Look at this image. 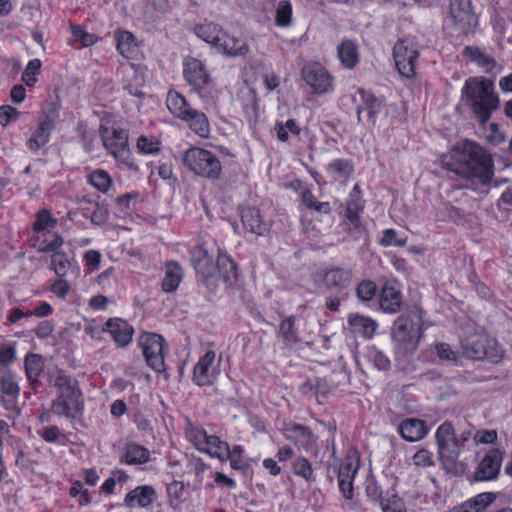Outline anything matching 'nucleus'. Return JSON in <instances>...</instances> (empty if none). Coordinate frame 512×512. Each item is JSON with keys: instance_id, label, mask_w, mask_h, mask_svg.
Returning <instances> with one entry per match:
<instances>
[{"instance_id": "obj_9", "label": "nucleus", "mask_w": 512, "mask_h": 512, "mask_svg": "<svg viewBox=\"0 0 512 512\" xmlns=\"http://www.w3.org/2000/svg\"><path fill=\"white\" fill-rule=\"evenodd\" d=\"M58 117L59 105L57 103L50 102L43 106L38 116L37 125L27 140L26 145L30 151L38 152L50 141Z\"/></svg>"}, {"instance_id": "obj_6", "label": "nucleus", "mask_w": 512, "mask_h": 512, "mask_svg": "<svg viewBox=\"0 0 512 512\" xmlns=\"http://www.w3.org/2000/svg\"><path fill=\"white\" fill-rule=\"evenodd\" d=\"M435 439L442 464L446 469H454L463 453L458 431L456 432L451 422L445 421L437 428Z\"/></svg>"}, {"instance_id": "obj_63", "label": "nucleus", "mask_w": 512, "mask_h": 512, "mask_svg": "<svg viewBox=\"0 0 512 512\" xmlns=\"http://www.w3.org/2000/svg\"><path fill=\"white\" fill-rule=\"evenodd\" d=\"M435 351L440 360L455 362L458 359V352L454 351L449 344L439 342L435 344Z\"/></svg>"}, {"instance_id": "obj_52", "label": "nucleus", "mask_w": 512, "mask_h": 512, "mask_svg": "<svg viewBox=\"0 0 512 512\" xmlns=\"http://www.w3.org/2000/svg\"><path fill=\"white\" fill-rule=\"evenodd\" d=\"M293 473L307 482L315 480L314 471L310 461L305 457H298L292 466Z\"/></svg>"}, {"instance_id": "obj_42", "label": "nucleus", "mask_w": 512, "mask_h": 512, "mask_svg": "<svg viewBox=\"0 0 512 512\" xmlns=\"http://www.w3.org/2000/svg\"><path fill=\"white\" fill-rule=\"evenodd\" d=\"M277 336L285 346H292L300 341L298 330L295 327L294 316L286 317L281 321Z\"/></svg>"}, {"instance_id": "obj_17", "label": "nucleus", "mask_w": 512, "mask_h": 512, "mask_svg": "<svg viewBox=\"0 0 512 512\" xmlns=\"http://www.w3.org/2000/svg\"><path fill=\"white\" fill-rule=\"evenodd\" d=\"M0 391L3 407L8 411L17 408L20 388L15 374L10 369H0Z\"/></svg>"}, {"instance_id": "obj_47", "label": "nucleus", "mask_w": 512, "mask_h": 512, "mask_svg": "<svg viewBox=\"0 0 512 512\" xmlns=\"http://www.w3.org/2000/svg\"><path fill=\"white\" fill-rule=\"evenodd\" d=\"M116 160L118 167L122 170L136 171L137 165L133 162L132 154L128 145L109 152Z\"/></svg>"}, {"instance_id": "obj_14", "label": "nucleus", "mask_w": 512, "mask_h": 512, "mask_svg": "<svg viewBox=\"0 0 512 512\" xmlns=\"http://www.w3.org/2000/svg\"><path fill=\"white\" fill-rule=\"evenodd\" d=\"M302 77L316 94H327L333 91V78L319 63H307L302 68Z\"/></svg>"}, {"instance_id": "obj_18", "label": "nucleus", "mask_w": 512, "mask_h": 512, "mask_svg": "<svg viewBox=\"0 0 512 512\" xmlns=\"http://www.w3.org/2000/svg\"><path fill=\"white\" fill-rule=\"evenodd\" d=\"M504 452L500 449H491L478 463L475 470V479L478 481H491L498 477Z\"/></svg>"}, {"instance_id": "obj_49", "label": "nucleus", "mask_w": 512, "mask_h": 512, "mask_svg": "<svg viewBox=\"0 0 512 512\" xmlns=\"http://www.w3.org/2000/svg\"><path fill=\"white\" fill-rule=\"evenodd\" d=\"M277 138L281 142L289 140V135H298L301 128L294 119H289L286 122L277 121L274 127Z\"/></svg>"}, {"instance_id": "obj_19", "label": "nucleus", "mask_w": 512, "mask_h": 512, "mask_svg": "<svg viewBox=\"0 0 512 512\" xmlns=\"http://www.w3.org/2000/svg\"><path fill=\"white\" fill-rule=\"evenodd\" d=\"M359 468V459L349 456L340 465L338 473V485L346 499L353 498V480Z\"/></svg>"}, {"instance_id": "obj_41", "label": "nucleus", "mask_w": 512, "mask_h": 512, "mask_svg": "<svg viewBox=\"0 0 512 512\" xmlns=\"http://www.w3.org/2000/svg\"><path fill=\"white\" fill-rule=\"evenodd\" d=\"M149 458V450L136 443L127 444L121 456V460L128 465L143 464L148 462Z\"/></svg>"}, {"instance_id": "obj_5", "label": "nucleus", "mask_w": 512, "mask_h": 512, "mask_svg": "<svg viewBox=\"0 0 512 512\" xmlns=\"http://www.w3.org/2000/svg\"><path fill=\"white\" fill-rule=\"evenodd\" d=\"M183 76L193 91L204 101L214 102L217 99L218 88L201 60L193 57L185 58Z\"/></svg>"}, {"instance_id": "obj_21", "label": "nucleus", "mask_w": 512, "mask_h": 512, "mask_svg": "<svg viewBox=\"0 0 512 512\" xmlns=\"http://www.w3.org/2000/svg\"><path fill=\"white\" fill-rule=\"evenodd\" d=\"M397 431L405 441L417 442L427 436L430 428L424 420L406 418L398 424Z\"/></svg>"}, {"instance_id": "obj_61", "label": "nucleus", "mask_w": 512, "mask_h": 512, "mask_svg": "<svg viewBox=\"0 0 512 512\" xmlns=\"http://www.w3.org/2000/svg\"><path fill=\"white\" fill-rule=\"evenodd\" d=\"M21 112L11 105L0 106V125L2 127L8 126L10 123L19 120Z\"/></svg>"}, {"instance_id": "obj_10", "label": "nucleus", "mask_w": 512, "mask_h": 512, "mask_svg": "<svg viewBox=\"0 0 512 512\" xmlns=\"http://www.w3.org/2000/svg\"><path fill=\"white\" fill-rule=\"evenodd\" d=\"M462 354L470 359H487L498 362L503 357V350L498 343L484 334H473L461 343Z\"/></svg>"}, {"instance_id": "obj_37", "label": "nucleus", "mask_w": 512, "mask_h": 512, "mask_svg": "<svg viewBox=\"0 0 512 512\" xmlns=\"http://www.w3.org/2000/svg\"><path fill=\"white\" fill-rule=\"evenodd\" d=\"M337 54L346 69H353L359 62L358 47L352 40H343L337 47Z\"/></svg>"}, {"instance_id": "obj_8", "label": "nucleus", "mask_w": 512, "mask_h": 512, "mask_svg": "<svg viewBox=\"0 0 512 512\" xmlns=\"http://www.w3.org/2000/svg\"><path fill=\"white\" fill-rule=\"evenodd\" d=\"M182 161L190 171L201 177L216 179L221 173L219 159L211 151L202 148L186 150Z\"/></svg>"}, {"instance_id": "obj_33", "label": "nucleus", "mask_w": 512, "mask_h": 512, "mask_svg": "<svg viewBox=\"0 0 512 512\" xmlns=\"http://www.w3.org/2000/svg\"><path fill=\"white\" fill-rule=\"evenodd\" d=\"M347 322L351 331L363 338L373 337L378 326L371 318L359 314L349 315Z\"/></svg>"}, {"instance_id": "obj_13", "label": "nucleus", "mask_w": 512, "mask_h": 512, "mask_svg": "<svg viewBox=\"0 0 512 512\" xmlns=\"http://www.w3.org/2000/svg\"><path fill=\"white\" fill-rule=\"evenodd\" d=\"M164 338L155 333H143L139 337V346L145 357L146 363L156 372L165 370L164 363Z\"/></svg>"}, {"instance_id": "obj_59", "label": "nucleus", "mask_w": 512, "mask_h": 512, "mask_svg": "<svg viewBox=\"0 0 512 512\" xmlns=\"http://www.w3.org/2000/svg\"><path fill=\"white\" fill-rule=\"evenodd\" d=\"M407 238H400L395 229L389 228L383 231L380 244L384 247L396 246L402 247L406 245Z\"/></svg>"}, {"instance_id": "obj_55", "label": "nucleus", "mask_w": 512, "mask_h": 512, "mask_svg": "<svg viewBox=\"0 0 512 512\" xmlns=\"http://www.w3.org/2000/svg\"><path fill=\"white\" fill-rule=\"evenodd\" d=\"M71 267V262L63 252L53 253L51 256V269L58 277H64Z\"/></svg>"}, {"instance_id": "obj_29", "label": "nucleus", "mask_w": 512, "mask_h": 512, "mask_svg": "<svg viewBox=\"0 0 512 512\" xmlns=\"http://www.w3.org/2000/svg\"><path fill=\"white\" fill-rule=\"evenodd\" d=\"M241 219L244 228L258 236H262L269 231V224L262 219L258 209L248 207L242 210Z\"/></svg>"}, {"instance_id": "obj_26", "label": "nucleus", "mask_w": 512, "mask_h": 512, "mask_svg": "<svg viewBox=\"0 0 512 512\" xmlns=\"http://www.w3.org/2000/svg\"><path fill=\"white\" fill-rule=\"evenodd\" d=\"M191 262L195 270L205 278L213 276L216 272L213 257L209 254L208 250L201 245L192 249Z\"/></svg>"}, {"instance_id": "obj_11", "label": "nucleus", "mask_w": 512, "mask_h": 512, "mask_svg": "<svg viewBox=\"0 0 512 512\" xmlns=\"http://www.w3.org/2000/svg\"><path fill=\"white\" fill-rule=\"evenodd\" d=\"M419 57L417 42L412 37L398 40L393 47V58L401 76L413 78Z\"/></svg>"}, {"instance_id": "obj_31", "label": "nucleus", "mask_w": 512, "mask_h": 512, "mask_svg": "<svg viewBox=\"0 0 512 512\" xmlns=\"http://www.w3.org/2000/svg\"><path fill=\"white\" fill-rule=\"evenodd\" d=\"M183 279V269L175 261L167 262L164 266V277L162 280V290L166 293L174 292Z\"/></svg>"}, {"instance_id": "obj_2", "label": "nucleus", "mask_w": 512, "mask_h": 512, "mask_svg": "<svg viewBox=\"0 0 512 512\" xmlns=\"http://www.w3.org/2000/svg\"><path fill=\"white\" fill-rule=\"evenodd\" d=\"M48 381L57 390V396L52 401L53 413L71 421L81 417L85 403L78 380L65 371L56 369L50 374Z\"/></svg>"}, {"instance_id": "obj_38", "label": "nucleus", "mask_w": 512, "mask_h": 512, "mask_svg": "<svg viewBox=\"0 0 512 512\" xmlns=\"http://www.w3.org/2000/svg\"><path fill=\"white\" fill-rule=\"evenodd\" d=\"M380 307L386 313H395L399 310L402 297L398 289L391 284H386L380 295Z\"/></svg>"}, {"instance_id": "obj_20", "label": "nucleus", "mask_w": 512, "mask_h": 512, "mask_svg": "<svg viewBox=\"0 0 512 512\" xmlns=\"http://www.w3.org/2000/svg\"><path fill=\"white\" fill-rule=\"evenodd\" d=\"M118 347L127 346L133 338L134 328L127 321L121 318H110L104 326Z\"/></svg>"}, {"instance_id": "obj_3", "label": "nucleus", "mask_w": 512, "mask_h": 512, "mask_svg": "<svg viewBox=\"0 0 512 512\" xmlns=\"http://www.w3.org/2000/svg\"><path fill=\"white\" fill-rule=\"evenodd\" d=\"M462 100L482 125L490 119L499 103L493 82L483 77H471L465 81Z\"/></svg>"}, {"instance_id": "obj_15", "label": "nucleus", "mask_w": 512, "mask_h": 512, "mask_svg": "<svg viewBox=\"0 0 512 512\" xmlns=\"http://www.w3.org/2000/svg\"><path fill=\"white\" fill-rule=\"evenodd\" d=\"M216 353L207 351L193 368V382L198 386L212 385L220 374L219 362H215Z\"/></svg>"}, {"instance_id": "obj_48", "label": "nucleus", "mask_w": 512, "mask_h": 512, "mask_svg": "<svg viewBox=\"0 0 512 512\" xmlns=\"http://www.w3.org/2000/svg\"><path fill=\"white\" fill-rule=\"evenodd\" d=\"M136 149L142 155H155L161 149V142L154 136L141 135L137 139Z\"/></svg>"}, {"instance_id": "obj_39", "label": "nucleus", "mask_w": 512, "mask_h": 512, "mask_svg": "<svg viewBox=\"0 0 512 512\" xmlns=\"http://www.w3.org/2000/svg\"><path fill=\"white\" fill-rule=\"evenodd\" d=\"M193 30L198 38L208 43L215 49L223 33L222 27L212 22L198 24L194 27Z\"/></svg>"}, {"instance_id": "obj_40", "label": "nucleus", "mask_w": 512, "mask_h": 512, "mask_svg": "<svg viewBox=\"0 0 512 512\" xmlns=\"http://www.w3.org/2000/svg\"><path fill=\"white\" fill-rule=\"evenodd\" d=\"M182 121L189 125V128L202 138H207L210 134V124L205 113L196 109L191 110L187 117Z\"/></svg>"}, {"instance_id": "obj_27", "label": "nucleus", "mask_w": 512, "mask_h": 512, "mask_svg": "<svg viewBox=\"0 0 512 512\" xmlns=\"http://www.w3.org/2000/svg\"><path fill=\"white\" fill-rule=\"evenodd\" d=\"M120 73L123 77L124 89H126L129 94L140 97L142 95L140 87L144 83L141 70L136 65L128 63L121 66Z\"/></svg>"}, {"instance_id": "obj_24", "label": "nucleus", "mask_w": 512, "mask_h": 512, "mask_svg": "<svg viewBox=\"0 0 512 512\" xmlns=\"http://www.w3.org/2000/svg\"><path fill=\"white\" fill-rule=\"evenodd\" d=\"M286 440L293 442L299 448L308 450L315 444V438L309 428L300 424H287L283 428Z\"/></svg>"}, {"instance_id": "obj_36", "label": "nucleus", "mask_w": 512, "mask_h": 512, "mask_svg": "<svg viewBox=\"0 0 512 512\" xmlns=\"http://www.w3.org/2000/svg\"><path fill=\"white\" fill-rule=\"evenodd\" d=\"M166 105L171 114L180 120L194 109L182 94L174 90L167 93Z\"/></svg>"}, {"instance_id": "obj_60", "label": "nucleus", "mask_w": 512, "mask_h": 512, "mask_svg": "<svg viewBox=\"0 0 512 512\" xmlns=\"http://www.w3.org/2000/svg\"><path fill=\"white\" fill-rule=\"evenodd\" d=\"M460 446L463 452L471 450L475 446L474 428L470 424L458 429Z\"/></svg>"}, {"instance_id": "obj_51", "label": "nucleus", "mask_w": 512, "mask_h": 512, "mask_svg": "<svg viewBox=\"0 0 512 512\" xmlns=\"http://www.w3.org/2000/svg\"><path fill=\"white\" fill-rule=\"evenodd\" d=\"M301 200L309 210H314L321 214H328L331 212L330 203L319 202L310 190H304L301 193Z\"/></svg>"}, {"instance_id": "obj_16", "label": "nucleus", "mask_w": 512, "mask_h": 512, "mask_svg": "<svg viewBox=\"0 0 512 512\" xmlns=\"http://www.w3.org/2000/svg\"><path fill=\"white\" fill-rule=\"evenodd\" d=\"M100 135L109 152L128 145V133L111 118L101 119Z\"/></svg>"}, {"instance_id": "obj_45", "label": "nucleus", "mask_w": 512, "mask_h": 512, "mask_svg": "<svg viewBox=\"0 0 512 512\" xmlns=\"http://www.w3.org/2000/svg\"><path fill=\"white\" fill-rule=\"evenodd\" d=\"M168 504L173 510H179L183 504L184 484L180 481H173L167 485Z\"/></svg>"}, {"instance_id": "obj_62", "label": "nucleus", "mask_w": 512, "mask_h": 512, "mask_svg": "<svg viewBox=\"0 0 512 512\" xmlns=\"http://www.w3.org/2000/svg\"><path fill=\"white\" fill-rule=\"evenodd\" d=\"M376 284L372 281H362L357 287V296L362 301L371 300L376 294Z\"/></svg>"}, {"instance_id": "obj_4", "label": "nucleus", "mask_w": 512, "mask_h": 512, "mask_svg": "<svg viewBox=\"0 0 512 512\" xmlns=\"http://www.w3.org/2000/svg\"><path fill=\"white\" fill-rule=\"evenodd\" d=\"M422 325L421 311L417 308L397 318L392 331L397 353L406 355L417 349L422 335Z\"/></svg>"}, {"instance_id": "obj_28", "label": "nucleus", "mask_w": 512, "mask_h": 512, "mask_svg": "<svg viewBox=\"0 0 512 512\" xmlns=\"http://www.w3.org/2000/svg\"><path fill=\"white\" fill-rule=\"evenodd\" d=\"M325 170L333 181L345 185L354 173V165L351 160L338 158L330 161L326 165Z\"/></svg>"}, {"instance_id": "obj_53", "label": "nucleus", "mask_w": 512, "mask_h": 512, "mask_svg": "<svg viewBox=\"0 0 512 512\" xmlns=\"http://www.w3.org/2000/svg\"><path fill=\"white\" fill-rule=\"evenodd\" d=\"M365 358L378 370H386L388 369L390 364L389 359L386 357V355H384L383 352H381L374 346L368 347L366 349Z\"/></svg>"}, {"instance_id": "obj_64", "label": "nucleus", "mask_w": 512, "mask_h": 512, "mask_svg": "<svg viewBox=\"0 0 512 512\" xmlns=\"http://www.w3.org/2000/svg\"><path fill=\"white\" fill-rule=\"evenodd\" d=\"M380 506L383 512H406L403 502L395 495L386 499V501H381Z\"/></svg>"}, {"instance_id": "obj_7", "label": "nucleus", "mask_w": 512, "mask_h": 512, "mask_svg": "<svg viewBox=\"0 0 512 512\" xmlns=\"http://www.w3.org/2000/svg\"><path fill=\"white\" fill-rule=\"evenodd\" d=\"M185 434L189 442L199 452L221 462H223V457L227 456V442L222 441L218 436L209 435L203 427L188 422Z\"/></svg>"}, {"instance_id": "obj_34", "label": "nucleus", "mask_w": 512, "mask_h": 512, "mask_svg": "<svg viewBox=\"0 0 512 512\" xmlns=\"http://www.w3.org/2000/svg\"><path fill=\"white\" fill-rule=\"evenodd\" d=\"M463 54L468 57L470 61L481 67L486 73H493L497 69L495 59L479 47L467 46L464 48Z\"/></svg>"}, {"instance_id": "obj_32", "label": "nucleus", "mask_w": 512, "mask_h": 512, "mask_svg": "<svg viewBox=\"0 0 512 512\" xmlns=\"http://www.w3.org/2000/svg\"><path fill=\"white\" fill-rule=\"evenodd\" d=\"M116 47L118 52L127 59H133L138 55L139 47L134 35L126 30L115 32Z\"/></svg>"}, {"instance_id": "obj_56", "label": "nucleus", "mask_w": 512, "mask_h": 512, "mask_svg": "<svg viewBox=\"0 0 512 512\" xmlns=\"http://www.w3.org/2000/svg\"><path fill=\"white\" fill-rule=\"evenodd\" d=\"M243 453L244 449L241 445H234L230 448L227 443V456L223 457V462L229 460L231 468L240 470L244 467Z\"/></svg>"}, {"instance_id": "obj_44", "label": "nucleus", "mask_w": 512, "mask_h": 512, "mask_svg": "<svg viewBox=\"0 0 512 512\" xmlns=\"http://www.w3.org/2000/svg\"><path fill=\"white\" fill-rule=\"evenodd\" d=\"M88 182L102 193H107L113 184L111 176L103 169L92 171L88 176Z\"/></svg>"}, {"instance_id": "obj_23", "label": "nucleus", "mask_w": 512, "mask_h": 512, "mask_svg": "<svg viewBox=\"0 0 512 512\" xmlns=\"http://www.w3.org/2000/svg\"><path fill=\"white\" fill-rule=\"evenodd\" d=\"M216 50L227 57H239L249 52V45L244 38L223 31Z\"/></svg>"}, {"instance_id": "obj_30", "label": "nucleus", "mask_w": 512, "mask_h": 512, "mask_svg": "<svg viewBox=\"0 0 512 512\" xmlns=\"http://www.w3.org/2000/svg\"><path fill=\"white\" fill-rule=\"evenodd\" d=\"M495 500V493L482 492L463 502L454 512H484Z\"/></svg>"}, {"instance_id": "obj_35", "label": "nucleus", "mask_w": 512, "mask_h": 512, "mask_svg": "<svg viewBox=\"0 0 512 512\" xmlns=\"http://www.w3.org/2000/svg\"><path fill=\"white\" fill-rule=\"evenodd\" d=\"M362 104L357 108V117L361 121L362 115L367 114L369 121L375 124L377 115L381 110V102L371 93L361 90L359 92Z\"/></svg>"}, {"instance_id": "obj_25", "label": "nucleus", "mask_w": 512, "mask_h": 512, "mask_svg": "<svg viewBox=\"0 0 512 512\" xmlns=\"http://www.w3.org/2000/svg\"><path fill=\"white\" fill-rule=\"evenodd\" d=\"M323 283L326 288L340 293L352 283V271L340 267L327 270L323 275Z\"/></svg>"}, {"instance_id": "obj_50", "label": "nucleus", "mask_w": 512, "mask_h": 512, "mask_svg": "<svg viewBox=\"0 0 512 512\" xmlns=\"http://www.w3.org/2000/svg\"><path fill=\"white\" fill-rule=\"evenodd\" d=\"M215 266L225 281L236 277V265L227 254L219 253Z\"/></svg>"}, {"instance_id": "obj_46", "label": "nucleus", "mask_w": 512, "mask_h": 512, "mask_svg": "<svg viewBox=\"0 0 512 512\" xmlns=\"http://www.w3.org/2000/svg\"><path fill=\"white\" fill-rule=\"evenodd\" d=\"M43 369L42 358L38 354H29L25 358V372L31 383H36Z\"/></svg>"}, {"instance_id": "obj_54", "label": "nucleus", "mask_w": 512, "mask_h": 512, "mask_svg": "<svg viewBox=\"0 0 512 512\" xmlns=\"http://www.w3.org/2000/svg\"><path fill=\"white\" fill-rule=\"evenodd\" d=\"M42 63L39 59H32L26 65L22 73V81L29 87H33L37 82V77L41 72Z\"/></svg>"}, {"instance_id": "obj_1", "label": "nucleus", "mask_w": 512, "mask_h": 512, "mask_svg": "<svg viewBox=\"0 0 512 512\" xmlns=\"http://www.w3.org/2000/svg\"><path fill=\"white\" fill-rule=\"evenodd\" d=\"M441 162L447 170L483 185L488 184L494 176L491 156L472 141L466 140L456 145L448 155H444Z\"/></svg>"}, {"instance_id": "obj_12", "label": "nucleus", "mask_w": 512, "mask_h": 512, "mask_svg": "<svg viewBox=\"0 0 512 512\" xmlns=\"http://www.w3.org/2000/svg\"><path fill=\"white\" fill-rule=\"evenodd\" d=\"M449 20L459 34H469L478 26V16L471 0H451Z\"/></svg>"}, {"instance_id": "obj_43", "label": "nucleus", "mask_w": 512, "mask_h": 512, "mask_svg": "<svg viewBox=\"0 0 512 512\" xmlns=\"http://www.w3.org/2000/svg\"><path fill=\"white\" fill-rule=\"evenodd\" d=\"M293 19V7L289 0H281L275 10V25L279 28L291 26Z\"/></svg>"}, {"instance_id": "obj_58", "label": "nucleus", "mask_w": 512, "mask_h": 512, "mask_svg": "<svg viewBox=\"0 0 512 512\" xmlns=\"http://www.w3.org/2000/svg\"><path fill=\"white\" fill-rule=\"evenodd\" d=\"M71 33L75 41H79L83 47H89L96 43L97 37L94 34L87 32L80 25H73Z\"/></svg>"}, {"instance_id": "obj_22", "label": "nucleus", "mask_w": 512, "mask_h": 512, "mask_svg": "<svg viewBox=\"0 0 512 512\" xmlns=\"http://www.w3.org/2000/svg\"><path fill=\"white\" fill-rule=\"evenodd\" d=\"M156 490L152 485L137 486L124 497L127 508H148L156 499Z\"/></svg>"}, {"instance_id": "obj_57", "label": "nucleus", "mask_w": 512, "mask_h": 512, "mask_svg": "<svg viewBox=\"0 0 512 512\" xmlns=\"http://www.w3.org/2000/svg\"><path fill=\"white\" fill-rule=\"evenodd\" d=\"M57 220L53 218L48 210H41L36 215V220L33 223V230L41 232L48 228L56 226Z\"/></svg>"}]
</instances>
